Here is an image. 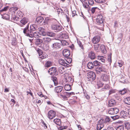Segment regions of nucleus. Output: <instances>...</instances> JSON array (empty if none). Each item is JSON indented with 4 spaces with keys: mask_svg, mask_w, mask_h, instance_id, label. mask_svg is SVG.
<instances>
[{
    "mask_svg": "<svg viewBox=\"0 0 130 130\" xmlns=\"http://www.w3.org/2000/svg\"><path fill=\"white\" fill-rule=\"evenodd\" d=\"M64 68L62 66H60L58 68V71L61 74H63L64 72Z\"/></svg>",
    "mask_w": 130,
    "mask_h": 130,
    "instance_id": "7c9ffc66",
    "label": "nucleus"
},
{
    "mask_svg": "<svg viewBox=\"0 0 130 130\" xmlns=\"http://www.w3.org/2000/svg\"><path fill=\"white\" fill-rule=\"evenodd\" d=\"M127 111H122L120 112V115L122 117H127Z\"/></svg>",
    "mask_w": 130,
    "mask_h": 130,
    "instance_id": "cd10ccee",
    "label": "nucleus"
},
{
    "mask_svg": "<svg viewBox=\"0 0 130 130\" xmlns=\"http://www.w3.org/2000/svg\"><path fill=\"white\" fill-rule=\"evenodd\" d=\"M93 64L94 66H100L101 63L100 62H99L97 60H95L93 62Z\"/></svg>",
    "mask_w": 130,
    "mask_h": 130,
    "instance_id": "c9c22d12",
    "label": "nucleus"
},
{
    "mask_svg": "<svg viewBox=\"0 0 130 130\" xmlns=\"http://www.w3.org/2000/svg\"><path fill=\"white\" fill-rule=\"evenodd\" d=\"M73 93V92L69 93L67 92H64V94L66 95L67 96L69 97L70 95Z\"/></svg>",
    "mask_w": 130,
    "mask_h": 130,
    "instance_id": "5fc2aeb1",
    "label": "nucleus"
},
{
    "mask_svg": "<svg viewBox=\"0 0 130 130\" xmlns=\"http://www.w3.org/2000/svg\"><path fill=\"white\" fill-rule=\"evenodd\" d=\"M18 9V8L16 6H13L10 8V10H13V12H14L15 11H16Z\"/></svg>",
    "mask_w": 130,
    "mask_h": 130,
    "instance_id": "09e8293b",
    "label": "nucleus"
},
{
    "mask_svg": "<svg viewBox=\"0 0 130 130\" xmlns=\"http://www.w3.org/2000/svg\"><path fill=\"white\" fill-rule=\"evenodd\" d=\"M127 117L130 118V108L127 109Z\"/></svg>",
    "mask_w": 130,
    "mask_h": 130,
    "instance_id": "e2e57ef3",
    "label": "nucleus"
},
{
    "mask_svg": "<svg viewBox=\"0 0 130 130\" xmlns=\"http://www.w3.org/2000/svg\"><path fill=\"white\" fill-rule=\"evenodd\" d=\"M52 64L51 62L50 61H48L45 63V66L46 67H48L51 66Z\"/></svg>",
    "mask_w": 130,
    "mask_h": 130,
    "instance_id": "e433bc0d",
    "label": "nucleus"
},
{
    "mask_svg": "<svg viewBox=\"0 0 130 130\" xmlns=\"http://www.w3.org/2000/svg\"><path fill=\"white\" fill-rule=\"evenodd\" d=\"M37 94L40 97H43V95L42 94L41 92H37Z\"/></svg>",
    "mask_w": 130,
    "mask_h": 130,
    "instance_id": "0e129e2a",
    "label": "nucleus"
},
{
    "mask_svg": "<svg viewBox=\"0 0 130 130\" xmlns=\"http://www.w3.org/2000/svg\"><path fill=\"white\" fill-rule=\"evenodd\" d=\"M125 103L128 105H130V97H127L125 100Z\"/></svg>",
    "mask_w": 130,
    "mask_h": 130,
    "instance_id": "473e14b6",
    "label": "nucleus"
},
{
    "mask_svg": "<svg viewBox=\"0 0 130 130\" xmlns=\"http://www.w3.org/2000/svg\"><path fill=\"white\" fill-rule=\"evenodd\" d=\"M86 3H87L88 5H92L94 4V1L93 0H86Z\"/></svg>",
    "mask_w": 130,
    "mask_h": 130,
    "instance_id": "4c0bfd02",
    "label": "nucleus"
},
{
    "mask_svg": "<svg viewBox=\"0 0 130 130\" xmlns=\"http://www.w3.org/2000/svg\"><path fill=\"white\" fill-rule=\"evenodd\" d=\"M96 71L97 74H99L102 72H106L107 70L103 67H98L96 69Z\"/></svg>",
    "mask_w": 130,
    "mask_h": 130,
    "instance_id": "0eeeda50",
    "label": "nucleus"
},
{
    "mask_svg": "<svg viewBox=\"0 0 130 130\" xmlns=\"http://www.w3.org/2000/svg\"><path fill=\"white\" fill-rule=\"evenodd\" d=\"M42 38L43 41L45 43H48L52 41V40L50 38L44 37Z\"/></svg>",
    "mask_w": 130,
    "mask_h": 130,
    "instance_id": "6ab92c4d",
    "label": "nucleus"
},
{
    "mask_svg": "<svg viewBox=\"0 0 130 130\" xmlns=\"http://www.w3.org/2000/svg\"><path fill=\"white\" fill-rule=\"evenodd\" d=\"M65 90L67 91H69L71 90V87L70 85L66 84L64 86Z\"/></svg>",
    "mask_w": 130,
    "mask_h": 130,
    "instance_id": "c85d7f7f",
    "label": "nucleus"
},
{
    "mask_svg": "<svg viewBox=\"0 0 130 130\" xmlns=\"http://www.w3.org/2000/svg\"><path fill=\"white\" fill-rule=\"evenodd\" d=\"M48 118L50 119H52L56 116L55 112V111L51 110L49 111L48 113Z\"/></svg>",
    "mask_w": 130,
    "mask_h": 130,
    "instance_id": "9d476101",
    "label": "nucleus"
},
{
    "mask_svg": "<svg viewBox=\"0 0 130 130\" xmlns=\"http://www.w3.org/2000/svg\"><path fill=\"white\" fill-rule=\"evenodd\" d=\"M124 127L123 125L119 126L116 128V130H124Z\"/></svg>",
    "mask_w": 130,
    "mask_h": 130,
    "instance_id": "a18cd8bd",
    "label": "nucleus"
},
{
    "mask_svg": "<svg viewBox=\"0 0 130 130\" xmlns=\"http://www.w3.org/2000/svg\"><path fill=\"white\" fill-rule=\"evenodd\" d=\"M68 126H61L58 128L59 130H62L64 129H66L67 128Z\"/></svg>",
    "mask_w": 130,
    "mask_h": 130,
    "instance_id": "8fccbe9b",
    "label": "nucleus"
},
{
    "mask_svg": "<svg viewBox=\"0 0 130 130\" xmlns=\"http://www.w3.org/2000/svg\"><path fill=\"white\" fill-rule=\"evenodd\" d=\"M59 96L61 98H62L64 99H65L67 98V96L64 94V93L63 94H61V93L60 94Z\"/></svg>",
    "mask_w": 130,
    "mask_h": 130,
    "instance_id": "79ce46f5",
    "label": "nucleus"
},
{
    "mask_svg": "<svg viewBox=\"0 0 130 130\" xmlns=\"http://www.w3.org/2000/svg\"><path fill=\"white\" fill-rule=\"evenodd\" d=\"M30 30L31 32H33V31L38 30V27L35 25H31L30 27Z\"/></svg>",
    "mask_w": 130,
    "mask_h": 130,
    "instance_id": "a211bd4d",
    "label": "nucleus"
},
{
    "mask_svg": "<svg viewBox=\"0 0 130 130\" xmlns=\"http://www.w3.org/2000/svg\"><path fill=\"white\" fill-rule=\"evenodd\" d=\"M37 51L39 54V55H41L42 54V51L40 49H38L37 50Z\"/></svg>",
    "mask_w": 130,
    "mask_h": 130,
    "instance_id": "338daca9",
    "label": "nucleus"
},
{
    "mask_svg": "<svg viewBox=\"0 0 130 130\" xmlns=\"http://www.w3.org/2000/svg\"><path fill=\"white\" fill-rule=\"evenodd\" d=\"M53 122L56 124L60 126L61 125V120L59 118H56L54 119Z\"/></svg>",
    "mask_w": 130,
    "mask_h": 130,
    "instance_id": "f3484780",
    "label": "nucleus"
},
{
    "mask_svg": "<svg viewBox=\"0 0 130 130\" xmlns=\"http://www.w3.org/2000/svg\"><path fill=\"white\" fill-rule=\"evenodd\" d=\"M8 8V7L7 6L5 7L4 8L0 10L1 12H2L3 11H6L7 10Z\"/></svg>",
    "mask_w": 130,
    "mask_h": 130,
    "instance_id": "052dcab7",
    "label": "nucleus"
},
{
    "mask_svg": "<svg viewBox=\"0 0 130 130\" xmlns=\"http://www.w3.org/2000/svg\"><path fill=\"white\" fill-rule=\"evenodd\" d=\"M110 120L109 118L108 117H107L105 119V122L106 123H108Z\"/></svg>",
    "mask_w": 130,
    "mask_h": 130,
    "instance_id": "4d7b16f0",
    "label": "nucleus"
},
{
    "mask_svg": "<svg viewBox=\"0 0 130 130\" xmlns=\"http://www.w3.org/2000/svg\"><path fill=\"white\" fill-rule=\"evenodd\" d=\"M94 65L92 62H89L87 64V67L89 69H91L94 67Z\"/></svg>",
    "mask_w": 130,
    "mask_h": 130,
    "instance_id": "72a5a7b5",
    "label": "nucleus"
},
{
    "mask_svg": "<svg viewBox=\"0 0 130 130\" xmlns=\"http://www.w3.org/2000/svg\"><path fill=\"white\" fill-rule=\"evenodd\" d=\"M43 18L41 16L38 17L36 18V21L38 24L41 23L43 20Z\"/></svg>",
    "mask_w": 130,
    "mask_h": 130,
    "instance_id": "412c9836",
    "label": "nucleus"
},
{
    "mask_svg": "<svg viewBox=\"0 0 130 130\" xmlns=\"http://www.w3.org/2000/svg\"><path fill=\"white\" fill-rule=\"evenodd\" d=\"M100 45L99 44H96L94 45V48L95 50L96 51L98 50L100 46Z\"/></svg>",
    "mask_w": 130,
    "mask_h": 130,
    "instance_id": "864d4df0",
    "label": "nucleus"
},
{
    "mask_svg": "<svg viewBox=\"0 0 130 130\" xmlns=\"http://www.w3.org/2000/svg\"><path fill=\"white\" fill-rule=\"evenodd\" d=\"M61 44L58 43H55L51 45V47L54 49H58L60 47Z\"/></svg>",
    "mask_w": 130,
    "mask_h": 130,
    "instance_id": "f8f14e48",
    "label": "nucleus"
},
{
    "mask_svg": "<svg viewBox=\"0 0 130 130\" xmlns=\"http://www.w3.org/2000/svg\"><path fill=\"white\" fill-rule=\"evenodd\" d=\"M40 34L38 32H31L30 34L29 37L30 38L35 37V38H38L39 37Z\"/></svg>",
    "mask_w": 130,
    "mask_h": 130,
    "instance_id": "9b49d317",
    "label": "nucleus"
},
{
    "mask_svg": "<svg viewBox=\"0 0 130 130\" xmlns=\"http://www.w3.org/2000/svg\"><path fill=\"white\" fill-rule=\"evenodd\" d=\"M116 104L115 101L114 99H111L109 101L108 106L111 107Z\"/></svg>",
    "mask_w": 130,
    "mask_h": 130,
    "instance_id": "aec40b11",
    "label": "nucleus"
},
{
    "mask_svg": "<svg viewBox=\"0 0 130 130\" xmlns=\"http://www.w3.org/2000/svg\"><path fill=\"white\" fill-rule=\"evenodd\" d=\"M99 10V8H98L97 7H94L92 8L91 10V11L92 13H94L96 11Z\"/></svg>",
    "mask_w": 130,
    "mask_h": 130,
    "instance_id": "58836bf2",
    "label": "nucleus"
},
{
    "mask_svg": "<svg viewBox=\"0 0 130 130\" xmlns=\"http://www.w3.org/2000/svg\"><path fill=\"white\" fill-rule=\"evenodd\" d=\"M100 40V37L99 36H95L92 39V43L96 44L98 43Z\"/></svg>",
    "mask_w": 130,
    "mask_h": 130,
    "instance_id": "ddd939ff",
    "label": "nucleus"
},
{
    "mask_svg": "<svg viewBox=\"0 0 130 130\" xmlns=\"http://www.w3.org/2000/svg\"><path fill=\"white\" fill-rule=\"evenodd\" d=\"M111 117L113 120H115L117 119H118L119 118V117L118 115H117L115 116Z\"/></svg>",
    "mask_w": 130,
    "mask_h": 130,
    "instance_id": "bf43d9fd",
    "label": "nucleus"
},
{
    "mask_svg": "<svg viewBox=\"0 0 130 130\" xmlns=\"http://www.w3.org/2000/svg\"><path fill=\"white\" fill-rule=\"evenodd\" d=\"M78 43L79 46L80 47V48L83 50H84V48L81 42L79 41L78 42Z\"/></svg>",
    "mask_w": 130,
    "mask_h": 130,
    "instance_id": "603ef678",
    "label": "nucleus"
},
{
    "mask_svg": "<svg viewBox=\"0 0 130 130\" xmlns=\"http://www.w3.org/2000/svg\"><path fill=\"white\" fill-rule=\"evenodd\" d=\"M59 63L62 66H64V64H65L66 62L63 59H59L58 61Z\"/></svg>",
    "mask_w": 130,
    "mask_h": 130,
    "instance_id": "2f4dec72",
    "label": "nucleus"
},
{
    "mask_svg": "<svg viewBox=\"0 0 130 130\" xmlns=\"http://www.w3.org/2000/svg\"><path fill=\"white\" fill-rule=\"evenodd\" d=\"M60 35L61 37L64 39H67L68 37L67 34L65 32H61Z\"/></svg>",
    "mask_w": 130,
    "mask_h": 130,
    "instance_id": "4be33fe9",
    "label": "nucleus"
},
{
    "mask_svg": "<svg viewBox=\"0 0 130 130\" xmlns=\"http://www.w3.org/2000/svg\"><path fill=\"white\" fill-rule=\"evenodd\" d=\"M43 41L42 40L38 39H37L35 42V44L37 45L40 44Z\"/></svg>",
    "mask_w": 130,
    "mask_h": 130,
    "instance_id": "c03bdc74",
    "label": "nucleus"
},
{
    "mask_svg": "<svg viewBox=\"0 0 130 130\" xmlns=\"http://www.w3.org/2000/svg\"><path fill=\"white\" fill-rule=\"evenodd\" d=\"M96 22L98 25H101L103 26V16L101 15H100L97 16L96 19Z\"/></svg>",
    "mask_w": 130,
    "mask_h": 130,
    "instance_id": "39448f33",
    "label": "nucleus"
},
{
    "mask_svg": "<svg viewBox=\"0 0 130 130\" xmlns=\"http://www.w3.org/2000/svg\"><path fill=\"white\" fill-rule=\"evenodd\" d=\"M51 27L52 29L55 32H60L63 29L61 25L58 24H53L51 25Z\"/></svg>",
    "mask_w": 130,
    "mask_h": 130,
    "instance_id": "f257e3e1",
    "label": "nucleus"
},
{
    "mask_svg": "<svg viewBox=\"0 0 130 130\" xmlns=\"http://www.w3.org/2000/svg\"><path fill=\"white\" fill-rule=\"evenodd\" d=\"M47 32H45L44 31V30L43 31H42L41 32H40V34H41L42 36H45L47 35Z\"/></svg>",
    "mask_w": 130,
    "mask_h": 130,
    "instance_id": "13d9d810",
    "label": "nucleus"
},
{
    "mask_svg": "<svg viewBox=\"0 0 130 130\" xmlns=\"http://www.w3.org/2000/svg\"><path fill=\"white\" fill-rule=\"evenodd\" d=\"M103 85V84L101 82H100L97 84V85L98 87V88H99L100 87H102Z\"/></svg>",
    "mask_w": 130,
    "mask_h": 130,
    "instance_id": "6e6d98bb",
    "label": "nucleus"
},
{
    "mask_svg": "<svg viewBox=\"0 0 130 130\" xmlns=\"http://www.w3.org/2000/svg\"><path fill=\"white\" fill-rule=\"evenodd\" d=\"M56 11L57 12L58 14H59L60 12L61 13L63 12V11L61 9H58Z\"/></svg>",
    "mask_w": 130,
    "mask_h": 130,
    "instance_id": "680f3d73",
    "label": "nucleus"
},
{
    "mask_svg": "<svg viewBox=\"0 0 130 130\" xmlns=\"http://www.w3.org/2000/svg\"><path fill=\"white\" fill-rule=\"evenodd\" d=\"M103 119H101L99 121L97 124V130H100L104 126L103 123L104 121Z\"/></svg>",
    "mask_w": 130,
    "mask_h": 130,
    "instance_id": "1a4fd4ad",
    "label": "nucleus"
},
{
    "mask_svg": "<svg viewBox=\"0 0 130 130\" xmlns=\"http://www.w3.org/2000/svg\"><path fill=\"white\" fill-rule=\"evenodd\" d=\"M107 129V130H114V128L111 126L108 127Z\"/></svg>",
    "mask_w": 130,
    "mask_h": 130,
    "instance_id": "774afa93",
    "label": "nucleus"
},
{
    "mask_svg": "<svg viewBox=\"0 0 130 130\" xmlns=\"http://www.w3.org/2000/svg\"><path fill=\"white\" fill-rule=\"evenodd\" d=\"M83 7L86 8H87L89 7V5L87 3L85 2L83 3Z\"/></svg>",
    "mask_w": 130,
    "mask_h": 130,
    "instance_id": "de8ad7c7",
    "label": "nucleus"
},
{
    "mask_svg": "<svg viewBox=\"0 0 130 130\" xmlns=\"http://www.w3.org/2000/svg\"><path fill=\"white\" fill-rule=\"evenodd\" d=\"M98 59L100 60L102 62H104L105 61V58L103 56H98Z\"/></svg>",
    "mask_w": 130,
    "mask_h": 130,
    "instance_id": "f704fd0d",
    "label": "nucleus"
},
{
    "mask_svg": "<svg viewBox=\"0 0 130 130\" xmlns=\"http://www.w3.org/2000/svg\"><path fill=\"white\" fill-rule=\"evenodd\" d=\"M40 55L39 58L41 59L45 58H46L47 55L46 54H42Z\"/></svg>",
    "mask_w": 130,
    "mask_h": 130,
    "instance_id": "37998d69",
    "label": "nucleus"
},
{
    "mask_svg": "<svg viewBox=\"0 0 130 130\" xmlns=\"http://www.w3.org/2000/svg\"><path fill=\"white\" fill-rule=\"evenodd\" d=\"M28 21V19L24 17L20 21V22L17 23L21 27H23L27 24Z\"/></svg>",
    "mask_w": 130,
    "mask_h": 130,
    "instance_id": "7ed1b4c3",
    "label": "nucleus"
},
{
    "mask_svg": "<svg viewBox=\"0 0 130 130\" xmlns=\"http://www.w3.org/2000/svg\"><path fill=\"white\" fill-rule=\"evenodd\" d=\"M96 2L101 3H105L106 2L105 0H94Z\"/></svg>",
    "mask_w": 130,
    "mask_h": 130,
    "instance_id": "49530a36",
    "label": "nucleus"
},
{
    "mask_svg": "<svg viewBox=\"0 0 130 130\" xmlns=\"http://www.w3.org/2000/svg\"><path fill=\"white\" fill-rule=\"evenodd\" d=\"M96 77L95 74V73L93 72H89L87 74V78L89 80L93 81L95 79Z\"/></svg>",
    "mask_w": 130,
    "mask_h": 130,
    "instance_id": "f03ea898",
    "label": "nucleus"
},
{
    "mask_svg": "<svg viewBox=\"0 0 130 130\" xmlns=\"http://www.w3.org/2000/svg\"><path fill=\"white\" fill-rule=\"evenodd\" d=\"M29 24H28L25 28L23 29V32L25 35L29 37L30 34L31 32L29 29Z\"/></svg>",
    "mask_w": 130,
    "mask_h": 130,
    "instance_id": "20e7f679",
    "label": "nucleus"
},
{
    "mask_svg": "<svg viewBox=\"0 0 130 130\" xmlns=\"http://www.w3.org/2000/svg\"><path fill=\"white\" fill-rule=\"evenodd\" d=\"M62 87L61 86H59L55 87L54 89V91L56 93L60 92L62 91Z\"/></svg>",
    "mask_w": 130,
    "mask_h": 130,
    "instance_id": "2eb2a0df",
    "label": "nucleus"
},
{
    "mask_svg": "<svg viewBox=\"0 0 130 130\" xmlns=\"http://www.w3.org/2000/svg\"><path fill=\"white\" fill-rule=\"evenodd\" d=\"M2 17L4 19L8 20L9 19L10 15L8 14H5L2 15Z\"/></svg>",
    "mask_w": 130,
    "mask_h": 130,
    "instance_id": "c756f323",
    "label": "nucleus"
},
{
    "mask_svg": "<svg viewBox=\"0 0 130 130\" xmlns=\"http://www.w3.org/2000/svg\"><path fill=\"white\" fill-rule=\"evenodd\" d=\"M57 70L55 67H52L48 71V73L51 75H56L57 74L56 73Z\"/></svg>",
    "mask_w": 130,
    "mask_h": 130,
    "instance_id": "6e6552de",
    "label": "nucleus"
},
{
    "mask_svg": "<svg viewBox=\"0 0 130 130\" xmlns=\"http://www.w3.org/2000/svg\"><path fill=\"white\" fill-rule=\"evenodd\" d=\"M72 79V78L70 76H68L66 78H65V80L66 82H69L71 81Z\"/></svg>",
    "mask_w": 130,
    "mask_h": 130,
    "instance_id": "ea45409f",
    "label": "nucleus"
},
{
    "mask_svg": "<svg viewBox=\"0 0 130 130\" xmlns=\"http://www.w3.org/2000/svg\"><path fill=\"white\" fill-rule=\"evenodd\" d=\"M124 127L125 129L127 130L130 129V123L126 122L124 123Z\"/></svg>",
    "mask_w": 130,
    "mask_h": 130,
    "instance_id": "393cba45",
    "label": "nucleus"
},
{
    "mask_svg": "<svg viewBox=\"0 0 130 130\" xmlns=\"http://www.w3.org/2000/svg\"><path fill=\"white\" fill-rule=\"evenodd\" d=\"M44 29H45L44 28L42 27H38V30H39L40 31V32H41L42 31L44 30Z\"/></svg>",
    "mask_w": 130,
    "mask_h": 130,
    "instance_id": "69168bd1",
    "label": "nucleus"
},
{
    "mask_svg": "<svg viewBox=\"0 0 130 130\" xmlns=\"http://www.w3.org/2000/svg\"><path fill=\"white\" fill-rule=\"evenodd\" d=\"M88 57L91 59H94L95 57V55L94 52L92 51H91L89 53Z\"/></svg>",
    "mask_w": 130,
    "mask_h": 130,
    "instance_id": "dca6fc26",
    "label": "nucleus"
},
{
    "mask_svg": "<svg viewBox=\"0 0 130 130\" xmlns=\"http://www.w3.org/2000/svg\"><path fill=\"white\" fill-rule=\"evenodd\" d=\"M127 92V90L125 89H124L122 90H120L119 91L120 93L122 95H123L126 93Z\"/></svg>",
    "mask_w": 130,
    "mask_h": 130,
    "instance_id": "a19ab883",
    "label": "nucleus"
},
{
    "mask_svg": "<svg viewBox=\"0 0 130 130\" xmlns=\"http://www.w3.org/2000/svg\"><path fill=\"white\" fill-rule=\"evenodd\" d=\"M100 48L103 53L104 54L106 53L107 52L106 50L104 45H101L100 47Z\"/></svg>",
    "mask_w": 130,
    "mask_h": 130,
    "instance_id": "b1692460",
    "label": "nucleus"
},
{
    "mask_svg": "<svg viewBox=\"0 0 130 130\" xmlns=\"http://www.w3.org/2000/svg\"><path fill=\"white\" fill-rule=\"evenodd\" d=\"M119 111V110L118 108H111L108 110V113L111 115L116 114Z\"/></svg>",
    "mask_w": 130,
    "mask_h": 130,
    "instance_id": "423d86ee",
    "label": "nucleus"
},
{
    "mask_svg": "<svg viewBox=\"0 0 130 130\" xmlns=\"http://www.w3.org/2000/svg\"><path fill=\"white\" fill-rule=\"evenodd\" d=\"M64 56L68 57L70 55V51L68 49L64 50L62 52Z\"/></svg>",
    "mask_w": 130,
    "mask_h": 130,
    "instance_id": "4468645a",
    "label": "nucleus"
},
{
    "mask_svg": "<svg viewBox=\"0 0 130 130\" xmlns=\"http://www.w3.org/2000/svg\"><path fill=\"white\" fill-rule=\"evenodd\" d=\"M12 41V42H11L12 44L13 45H15L16 44L15 39V38H13Z\"/></svg>",
    "mask_w": 130,
    "mask_h": 130,
    "instance_id": "3c124183",
    "label": "nucleus"
},
{
    "mask_svg": "<svg viewBox=\"0 0 130 130\" xmlns=\"http://www.w3.org/2000/svg\"><path fill=\"white\" fill-rule=\"evenodd\" d=\"M47 35L50 37H54L55 36V34L52 32L50 31H47Z\"/></svg>",
    "mask_w": 130,
    "mask_h": 130,
    "instance_id": "a878e982",
    "label": "nucleus"
},
{
    "mask_svg": "<svg viewBox=\"0 0 130 130\" xmlns=\"http://www.w3.org/2000/svg\"><path fill=\"white\" fill-rule=\"evenodd\" d=\"M19 19V17L16 16L14 14H12L11 16V20L12 21H17Z\"/></svg>",
    "mask_w": 130,
    "mask_h": 130,
    "instance_id": "bb28decb",
    "label": "nucleus"
},
{
    "mask_svg": "<svg viewBox=\"0 0 130 130\" xmlns=\"http://www.w3.org/2000/svg\"><path fill=\"white\" fill-rule=\"evenodd\" d=\"M51 79L53 80L54 85L55 86H56L58 84V80L57 78L55 76H52L51 77Z\"/></svg>",
    "mask_w": 130,
    "mask_h": 130,
    "instance_id": "5701e85b",
    "label": "nucleus"
}]
</instances>
